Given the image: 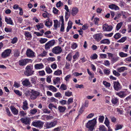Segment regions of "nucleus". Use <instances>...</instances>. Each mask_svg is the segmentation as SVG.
Returning a JSON list of instances; mask_svg holds the SVG:
<instances>
[{
    "label": "nucleus",
    "mask_w": 131,
    "mask_h": 131,
    "mask_svg": "<svg viewBox=\"0 0 131 131\" xmlns=\"http://www.w3.org/2000/svg\"><path fill=\"white\" fill-rule=\"evenodd\" d=\"M97 117L89 121L86 125V127L89 129V131H93L95 129L94 127L96 124V119Z\"/></svg>",
    "instance_id": "obj_1"
},
{
    "label": "nucleus",
    "mask_w": 131,
    "mask_h": 131,
    "mask_svg": "<svg viewBox=\"0 0 131 131\" xmlns=\"http://www.w3.org/2000/svg\"><path fill=\"white\" fill-rule=\"evenodd\" d=\"M130 93V92L127 89H123L121 91L115 93L116 95L118 96L121 98H124L126 96Z\"/></svg>",
    "instance_id": "obj_2"
},
{
    "label": "nucleus",
    "mask_w": 131,
    "mask_h": 131,
    "mask_svg": "<svg viewBox=\"0 0 131 131\" xmlns=\"http://www.w3.org/2000/svg\"><path fill=\"white\" fill-rule=\"evenodd\" d=\"M25 70L24 74L26 75L29 76L34 74V71L33 70V67L31 65H27L25 68Z\"/></svg>",
    "instance_id": "obj_3"
},
{
    "label": "nucleus",
    "mask_w": 131,
    "mask_h": 131,
    "mask_svg": "<svg viewBox=\"0 0 131 131\" xmlns=\"http://www.w3.org/2000/svg\"><path fill=\"white\" fill-rule=\"evenodd\" d=\"M57 123V120L47 122L45 123L44 125V129H47L51 128L56 125Z\"/></svg>",
    "instance_id": "obj_4"
},
{
    "label": "nucleus",
    "mask_w": 131,
    "mask_h": 131,
    "mask_svg": "<svg viewBox=\"0 0 131 131\" xmlns=\"http://www.w3.org/2000/svg\"><path fill=\"white\" fill-rule=\"evenodd\" d=\"M31 94L30 95V99L33 100L36 99L37 97L40 95V94L39 92L35 91L34 89L31 90Z\"/></svg>",
    "instance_id": "obj_5"
},
{
    "label": "nucleus",
    "mask_w": 131,
    "mask_h": 131,
    "mask_svg": "<svg viewBox=\"0 0 131 131\" xmlns=\"http://www.w3.org/2000/svg\"><path fill=\"white\" fill-rule=\"evenodd\" d=\"M12 50L10 49H7L5 50L1 54V57L3 58H5L10 55Z\"/></svg>",
    "instance_id": "obj_6"
},
{
    "label": "nucleus",
    "mask_w": 131,
    "mask_h": 131,
    "mask_svg": "<svg viewBox=\"0 0 131 131\" xmlns=\"http://www.w3.org/2000/svg\"><path fill=\"white\" fill-rule=\"evenodd\" d=\"M113 88L115 90L118 91L122 89V86L118 81H113Z\"/></svg>",
    "instance_id": "obj_7"
},
{
    "label": "nucleus",
    "mask_w": 131,
    "mask_h": 131,
    "mask_svg": "<svg viewBox=\"0 0 131 131\" xmlns=\"http://www.w3.org/2000/svg\"><path fill=\"white\" fill-rule=\"evenodd\" d=\"M43 124V122L39 121L33 122L32 123V125L36 127L41 129L42 128Z\"/></svg>",
    "instance_id": "obj_8"
},
{
    "label": "nucleus",
    "mask_w": 131,
    "mask_h": 131,
    "mask_svg": "<svg viewBox=\"0 0 131 131\" xmlns=\"http://www.w3.org/2000/svg\"><path fill=\"white\" fill-rule=\"evenodd\" d=\"M102 28L104 31H110L112 30L113 27L112 26L105 24L103 25Z\"/></svg>",
    "instance_id": "obj_9"
},
{
    "label": "nucleus",
    "mask_w": 131,
    "mask_h": 131,
    "mask_svg": "<svg viewBox=\"0 0 131 131\" xmlns=\"http://www.w3.org/2000/svg\"><path fill=\"white\" fill-rule=\"evenodd\" d=\"M20 121L22 122L25 125L29 126L30 125L31 120L29 118L26 117L21 118Z\"/></svg>",
    "instance_id": "obj_10"
},
{
    "label": "nucleus",
    "mask_w": 131,
    "mask_h": 131,
    "mask_svg": "<svg viewBox=\"0 0 131 131\" xmlns=\"http://www.w3.org/2000/svg\"><path fill=\"white\" fill-rule=\"evenodd\" d=\"M62 49L61 47L59 46L53 48L52 51L54 53L57 54L61 53Z\"/></svg>",
    "instance_id": "obj_11"
},
{
    "label": "nucleus",
    "mask_w": 131,
    "mask_h": 131,
    "mask_svg": "<svg viewBox=\"0 0 131 131\" xmlns=\"http://www.w3.org/2000/svg\"><path fill=\"white\" fill-rule=\"evenodd\" d=\"M26 54L28 57L29 58H32L35 57V52L31 49L29 48L27 50Z\"/></svg>",
    "instance_id": "obj_12"
},
{
    "label": "nucleus",
    "mask_w": 131,
    "mask_h": 131,
    "mask_svg": "<svg viewBox=\"0 0 131 131\" xmlns=\"http://www.w3.org/2000/svg\"><path fill=\"white\" fill-rule=\"evenodd\" d=\"M30 60H31L28 59H24L21 60L19 61L18 63L20 66H24L26 65Z\"/></svg>",
    "instance_id": "obj_13"
},
{
    "label": "nucleus",
    "mask_w": 131,
    "mask_h": 131,
    "mask_svg": "<svg viewBox=\"0 0 131 131\" xmlns=\"http://www.w3.org/2000/svg\"><path fill=\"white\" fill-rule=\"evenodd\" d=\"M103 37V35L101 33L96 34L93 36L94 38L97 42H99L100 41Z\"/></svg>",
    "instance_id": "obj_14"
},
{
    "label": "nucleus",
    "mask_w": 131,
    "mask_h": 131,
    "mask_svg": "<svg viewBox=\"0 0 131 131\" xmlns=\"http://www.w3.org/2000/svg\"><path fill=\"white\" fill-rule=\"evenodd\" d=\"M55 43L54 41H50L48 42L45 45V49L46 50H48L50 48L54 45Z\"/></svg>",
    "instance_id": "obj_15"
},
{
    "label": "nucleus",
    "mask_w": 131,
    "mask_h": 131,
    "mask_svg": "<svg viewBox=\"0 0 131 131\" xmlns=\"http://www.w3.org/2000/svg\"><path fill=\"white\" fill-rule=\"evenodd\" d=\"M22 83L23 85L24 86L28 87H30L32 86V85L28 79H25L22 82Z\"/></svg>",
    "instance_id": "obj_16"
},
{
    "label": "nucleus",
    "mask_w": 131,
    "mask_h": 131,
    "mask_svg": "<svg viewBox=\"0 0 131 131\" xmlns=\"http://www.w3.org/2000/svg\"><path fill=\"white\" fill-rule=\"evenodd\" d=\"M23 105L22 106L23 109L24 110H27L29 107L28 106V103L26 100H25L23 102Z\"/></svg>",
    "instance_id": "obj_17"
},
{
    "label": "nucleus",
    "mask_w": 131,
    "mask_h": 131,
    "mask_svg": "<svg viewBox=\"0 0 131 131\" xmlns=\"http://www.w3.org/2000/svg\"><path fill=\"white\" fill-rule=\"evenodd\" d=\"M78 12V8L76 7H74L72 8L71 13L73 16H74L77 14Z\"/></svg>",
    "instance_id": "obj_18"
},
{
    "label": "nucleus",
    "mask_w": 131,
    "mask_h": 131,
    "mask_svg": "<svg viewBox=\"0 0 131 131\" xmlns=\"http://www.w3.org/2000/svg\"><path fill=\"white\" fill-rule=\"evenodd\" d=\"M44 67V65L41 63L37 64L35 65V68L36 70L41 69L43 68Z\"/></svg>",
    "instance_id": "obj_19"
},
{
    "label": "nucleus",
    "mask_w": 131,
    "mask_h": 131,
    "mask_svg": "<svg viewBox=\"0 0 131 131\" xmlns=\"http://www.w3.org/2000/svg\"><path fill=\"white\" fill-rule=\"evenodd\" d=\"M52 22L51 20L50 21L49 19H47L45 22V25L47 27H50L52 26Z\"/></svg>",
    "instance_id": "obj_20"
},
{
    "label": "nucleus",
    "mask_w": 131,
    "mask_h": 131,
    "mask_svg": "<svg viewBox=\"0 0 131 131\" xmlns=\"http://www.w3.org/2000/svg\"><path fill=\"white\" fill-rule=\"evenodd\" d=\"M58 109L60 113H63L65 111L66 107L65 106H59L58 107Z\"/></svg>",
    "instance_id": "obj_21"
},
{
    "label": "nucleus",
    "mask_w": 131,
    "mask_h": 131,
    "mask_svg": "<svg viewBox=\"0 0 131 131\" xmlns=\"http://www.w3.org/2000/svg\"><path fill=\"white\" fill-rule=\"evenodd\" d=\"M109 7L112 9H114L115 10H118L119 9L118 6L114 4H112L109 5Z\"/></svg>",
    "instance_id": "obj_22"
},
{
    "label": "nucleus",
    "mask_w": 131,
    "mask_h": 131,
    "mask_svg": "<svg viewBox=\"0 0 131 131\" xmlns=\"http://www.w3.org/2000/svg\"><path fill=\"white\" fill-rule=\"evenodd\" d=\"M47 87L49 90L52 91L53 92H55L57 91V89L56 88L52 85H48L47 86Z\"/></svg>",
    "instance_id": "obj_23"
},
{
    "label": "nucleus",
    "mask_w": 131,
    "mask_h": 131,
    "mask_svg": "<svg viewBox=\"0 0 131 131\" xmlns=\"http://www.w3.org/2000/svg\"><path fill=\"white\" fill-rule=\"evenodd\" d=\"M101 43L107 44H109L110 43V40L108 39H105L101 40L100 41Z\"/></svg>",
    "instance_id": "obj_24"
},
{
    "label": "nucleus",
    "mask_w": 131,
    "mask_h": 131,
    "mask_svg": "<svg viewBox=\"0 0 131 131\" xmlns=\"http://www.w3.org/2000/svg\"><path fill=\"white\" fill-rule=\"evenodd\" d=\"M104 123L106 126L108 127V128H110V122L107 117H106L105 118V120L104 121Z\"/></svg>",
    "instance_id": "obj_25"
},
{
    "label": "nucleus",
    "mask_w": 131,
    "mask_h": 131,
    "mask_svg": "<svg viewBox=\"0 0 131 131\" xmlns=\"http://www.w3.org/2000/svg\"><path fill=\"white\" fill-rule=\"evenodd\" d=\"M44 26V25L42 23H38L37 25H36V27L38 30H39L40 29L43 28Z\"/></svg>",
    "instance_id": "obj_26"
},
{
    "label": "nucleus",
    "mask_w": 131,
    "mask_h": 131,
    "mask_svg": "<svg viewBox=\"0 0 131 131\" xmlns=\"http://www.w3.org/2000/svg\"><path fill=\"white\" fill-rule=\"evenodd\" d=\"M71 61H66L65 63V68L67 69H69L70 68V66H71Z\"/></svg>",
    "instance_id": "obj_27"
},
{
    "label": "nucleus",
    "mask_w": 131,
    "mask_h": 131,
    "mask_svg": "<svg viewBox=\"0 0 131 131\" xmlns=\"http://www.w3.org/2000/svg\"><path fill=\"white\" fill-rule=\"evenodd\" d=\"M60 79L59 78L57 77L54 79L53 80V82L54 85H55L57 84L60 82Z\"/></svg>",
    "instance_id": "obj_28"
},
{
    "label": "nucleus",
    "mask_w": 131,
    "mask_h": 131,
    "mask_svg": "<svg viewBox=\"0 0 131 131\" xmlns=\"http://www.w3.org/2000/svg\"><path fill=\"white\" fill-rule=\"evenodd\" d=\"M62 74V71L61 70L59 69H58L56 71H54V75H59Z\"/></svg>",
    "instance_id": "obj_29"
},
{
    "label": "nucleus",
    "mask_w": 131,
    "mask_h": 131,
    "mask_svg": "<svg viewBox=\"0 0 131 131\" xmlns=\"http://www.w3.org/2000/svg\"><path fill=\"white\" fill-rule=\"evenodd\" d=\"M79 53L78 52H77L75 53V54L73 56V62L75 61L79 57Z\"/></svg>",
    "instance_id": "obj_30"
},
{
    "label": "nucleus",
    "mask_w": 131,
    "mask_h": 131,
    "mask_svg": "<svg viewBox=\"0 0 131 131\" xmlns=\"http://www.w3.org/2000/svg\"><path fill=\"white\" fill-rule=\"evenodd\" d=\"M127 68L125 67H123L118 68V70L119 72H123L125 70H127Z\"/></svg>",
    "instance_id": "obj_31"
},
{
    "label": "nucleus",
    "mask_w": 131,
    "mask_h": 131,
    "mask_svg": "<svg viewBox=\"0 0 131 131\" xmlns=\"http://www.w3.org/2000/svg\"><path fill=\"white\" fill-rule=\"evenodd\" d=\"M10 109L13 114L15 115L16 114V109L14 106H10Z\"/></svg>",
    "instance_id": "obj_32"
},
{
    "label": "nucleus",
    "mask_w": 131,
    "mask_h": 131,
    "mask_svg": "<svg viewBox=\"0 0 131 131\" xmlns=\"http://www.w3.org/2000/svg\"><path fill=\"white\" fill-rule=\"evenodd\" d=\"M103 84L105 85V87L107 88H109L111 85L110 83L106 81H103Z\"/></svg>",
    "instance_id": "obj_33"
},
{
    "label": "nucleus",
    "mask_w": 131,
    "mask_h": 131,
    "mask_svg": "<svg viewBox=\"0 0 131 131\" xmlns=\"http://www.w3.org/2000/svg\"><path fill=\"white\" fill-rule=\"evenodd\" d=\"M118 99L116 98H112L111 100V101L112 103L114 104H115L117 103L118 101Z\"/></svg>",
    "instance_id": "obj_34"
},
{
    "label": "nucleus",
    "mask_w": 131,
    "mask_h": 131,
    "mask_svg": "<svg viewBox=\"0 0 131 131\" xmlns=\"http://www.w3.org/2000/svg\"><path fill=\"white\" fill-rule=\"evenodd\" d=\"M65 95L66 96L70 97L72 95V92L70 91L69 90L65 92Z\"/></svg>",
    "instance_id": "obj_35"
},
{
    "label": "nucleus",
    "mask_w": 131,
    "mask_h": 131,
    "mask_svg": "<svg viewBox=\"0 0 131 131\" xmlns=\"http://www.w3.org/2000/svg\"><path fill=\"white\" fill-rule=\"evenodd\" d=\"M5 21L8 24H9L10 25H12L13 22L12 20H11L10 19H8L7 17H5Z\"/></svg>",
    "instance_id": "obj_36"
},
{
    "label": "nucleus",
    "mask_w": 131,
    "mask_h": 131,
    "mask_svg": "<svg viewBox=\"0 0 131 131\" xmlns=\"http://www.w3.org/2000/svg\"><path fill=\"white\" fill-rule=\"evenodd\" d=\"M99 130L101 131H106L107 129L105 126L104 125H101L99 126Z\"/></svg>",
    "instance_id": "obj_37"
},
{
    "label": "nucleus",
    "mask_w": 131,
    "mask_h": 131,
    "mask_svg": "<svg viewBox=\"0 0 131 131\" xmlns=\"http://www.w3.org/2000/svg\"><path fill=\"white\" fill-rule=\"evenodd\" d=\"M89 102L88 101H85V103L83 104L81 108H84L85 107H88L89 106Z\"/></svg>",
    "instance_id": "obj_38"
},
{
    "label": "nucleus",
    "mask_w": 131,
    "mask_h": 131,
    "mask_svg": "<svg viewBox=\"0 0 131 131\" xmlns=\"http://www.w3.org/2000/svg\"><path fill=\"white\" fill-rule=\"evenodd\" d=\"M66 59L67 60V61H70L72 59V56L71 53H69L66 58Z\"/></svg>",
    "instance_id": "obj_39"
},
{
    "label": "nucleus",
    "mask_w": 131,
    "mask_h": 131,
    "mask_svg": "<svg viewBox=\"0 0 131 131\" xmlns=\"http://www.w3.org/2000/svg\"><path fill=\"white\" fill-rule=\"evenodd\" d=\"M119 55L121 57H127L128 56L127 54L125 53L122 52H119Z\"/></svg>",
    "instance_id": "obj_40"
},
{
    "label": "nucleus",
    "mask_w": 131,
    "mask_h": 131,
    "mask_svg": "<svg viewBox=\"0 0 131 131\" xmlns=\"http://www.w3.org/2000/svg\"><path fill=\"white\" fill-rule=\"evenodd\" d=\"M60 89L62 90H66L67 89L66 85L64 84H62L60 86Z\"/></svg>",
    "instance_id": "obj_41"
},
{
    "label": "nucleus",
    "mask_w": 131,
    "mask_h": 131,
    "mask_svg": "<svg viewBox=\"0 0 131 131\" xmlns=\"http://www.w3.org/2000/svg\"><path fill=\"white\" fill-rule=\"evenodd\" d=\"M45 70L47 73L50 74L52 72V70L49 67H46L45 69Z\"/></svg>",
    "instance_id": "obj_42"
},
{
    "label": "nucleus",
    "mask_w": 131,
    "mask_h": 131,
    "mask_svg": "<svg viewBox=\"0 0 131 131\" xmlns=\"http://www.w3.org/2000/svg\"><path fill=\"white\" fill-rule=\"evenodd\" d=\"M25 35L27 38H31L32 37V36L30 32L27 31H26L25 32Z\"/></svg>",
    "instance_id": "obj_43"
},
{
    "label": "nucleus",
    "mask_w": 131,
    "mask_h": 131,
    "mask_svg": "<svg viewBox=\"0 0 131 131\" xmlns=\"http://www.w3.org/2000/svg\"><path fill=\"white\" fill-rule=\"evenodd\" d=\"M47 54V52L45 51H43V52L38 55V56L41 57H43L45 56Z\"/></svg>",
    "instance_id": "obj_44"
},
{
    "label": "nucleus",
    "mask_w": 131,
    "mask_h": 131,
    "mask_svg": "<svg viewBox=\"0 0 131 131\" xmlns=\"http://www.w3.org/2000/svg\"><path fill=\"white\" fill-rule=\"evenodd\" d=\"M99 121L100 123H102L103 122L104 117L103 116H99Z\"/></svg>",
    "instance_id": "obj_45"
},
{
    "label": "nucleus",
    "mask_w": 131,
    "mask_h": 131,
    "mask_svg": "<svg viewBox=\"0 0 131 131\" xmlns=\"http://www.w3.org/2000/svg\"><path fill=\"white\" fill-rule=\"evenodd\" d=\"M119 57H112L111 58V61L113 63L116 62L119 60Z\"/></svg>",
    "instance_id": "obj_46"
},
{
    "label": "nucleus",
    "mask_w": 131,
    "mask_h": 131,
    "mask_svg": "<svg viewBox=\"0 0 131 131\" xmlns=\"http://www.w3.org/2000/svg\"><path fill=\"white\" fill-rule=\"evenodd\" d=\"M103 71L104 73L107 75H109L110 73V71L107 68L104 69Z\"/></svg>",
    "instance_id": "obj_47"
},
{
    "label": "nucleus",
    "mask_w": 131,
    "mask_h": 131,
    "mask_svg": "<svg viewBox=\"0 0 131 131\" xmlns=\"http://www.w3.org/2000/svg\"><path fill=\"white\" fill-rule=\"evenodd\" d=\"M54 27L55 28V29L56 30L57 29V28L58 26V21L57 20H54Z\"/></svg>",
    "instance_id": "obj_48"
},
{
    "label": "nucleus",
    "mask_w": 131,
    "mask_h": 131,
    "mask_svg": "<svg viewBox=\"0 0 131 131\" xmlns=\"http://www.w3.org/2000/svg\"><path fill=\"white\" fill-rule=\"evenodd\" d=\"M50 100L51 102H54L57 103H58V100L54 97H51L50 98Z\"/></svg>",
    "instance_id": "obj_49"
},
{
    "label": "nucleus",
    "mask_w": 131,
    "mask_h": 131,
    "mask_svg": "<svg viewBox=\"0 0 131 131\" xmlns=\"http://www.w3.org/2000/svg\"><path fill=\"white\" fill-rule=\"evenodd\" d=\"M37 80V78L35 77L34 78H31V82L32 83L34 84H35L36 83V80Z\"/></svg>",
    "instance_id": "obj_50"
},
{
    "label": "nucleus",
    "mask_w": 131,
    "mask_h": 131,
    "mask_svg": "<svg viewBox=\"0 0 131 131\" xmlns=\"http://www.w3.org/2000/svg\"><path fill=\"white\" fill-rule=\"evenodd\" d=\"M121 35L119 33L116 34L114 35V38L116 39H118L121 37Z\"/></svg>",
    "instance_id": "obj_51"
},
{
    "label": "nucleus",
    "mask_w": 131,
    "mask_h": 131,
    "mask_svg": "<svg viewBox=\"0 0 131 131\" xmlns=\"http://www.w3.org/2000/svg\"><path fill=\"white\" fill-rule=\"evenodd\" d=\"M123 24L122 22L119 23L116 26V30H118L121 28Z\"/></svg>",
    "instance_id": "obj_52"
},
{
    "label": "nucleus",
    "mask_w": 131,
    "mask_h": 131,
    "mask_svg": "<svg viewBox=\"0 0 131 131\" xmlns=\"http://www.w3.org/2000/svg\"><path fill=\"white\" fill-rule=\"evenodd\" d=\"M48 107L50 109H52L53 107L57 109V106L54 105L52 103H50L49 104L48 106Z\"/></svg>",
    "instance_id": "obj_53"
},
{
    "label": "nucleus",
    "mask_w": 131,
    "mask_h": 131,
    "mask_svg": "<svg viewBox=\"0 0 131 131\" xmlns=\"http://www.w3.org/2000/svg\"><path fill=\"white\" fill-rule=\"evenodd\" d=\"M126 39V37H123L121 38L120 39L118 40L117 42L120 43L123 42L125 41Z\"/></svg>",
    "instance_id": "obj_54"
},
{
    "label": "nucleus",
    "mask_w": 131,
    "mask_h": 131,
    "mask_svg": "<svg viewBox=\"0 0 131 131\" xmlns=\"http://www.w3.org/2000/svg\"><path fill=\"white\" fill-rule=\"evenodd\" d=\"M18 9L19 10V14L20 16L22 15L23 14V12L22 9L20 7H19L17 5V9Z\"/></svg>",
    "instance_id": "obj_55"
},
{
    "label": "nucleus",
    "mask_w": 131,
    "mask_h": 131,
    "mask_svg": "<svg viewBox=\"0 0 131 131\" xmlns=\"http://www.w3.org/2000/svg\"><path fill=\"white\" fill-rule=\"evenodd\" d=\"M123 126L122 125H116V128H115V130H117L119 129H122Z\"/></svg>",
    "instance_id": "obj_56"
},
{
    "label": "nucleus",
    "mask_w": 131,
    "mask_h": 131,
    "mask_svg": "<svg viewBox=\"0 0 131 131\" xmlns=\"http://www.w3.org/2000/svg\"><path fill=\"white\" fill-rule=\"evenodd\" d=\"M97 55L96 54H94L93 55L91 56L90 58L93 60H95L97 58Z\"/></svg>",
    "instance_id": "obj_57"
},
{
    "label": "nucleus",
    "mask_w": 131,
    "mask_h": 131,
    "mask_svg": "<svg viewBox=\"0 0 131 131\" xmlns=\"http://www.w3.org/2000/svg\"><path fill=\"white\" fill-rule=\"evenodd\" d=\"M73 97H70L69 98L68 100L67 104L68 105H69L71 103L73 102Z\"/></svg>",
    "instance_id": "obj_58"
},
{
    "label": "nucleus",
    "mask_w": 131,
    "mask_h": 131,
    "mask_svg": "<svg viewBox=\"0 0 131 131\" xmlns=\"http://www.w3.org/2000/svg\"><path fill=\"white\" fill-rule=\"evenodd\" d=\"M59 103L62 105H64L66 104L67 101L66 100H62L61 101H59Z\"/></svg>",
    "instance_id": "obj_59"
},
{
    "label": "nucleus",
    "mask_w": 131,
    "mask_h": 131,
    "mask_svg": "<svg viewBox=\"0 0 131 131\" xmlns=\"http://www.w3.org/2000/svg\"><path fill=\"white\" fill-rule=\"evenodd\" d=\"M19 114L21 116H24L26 114V112L21 111L19 112Z\"/></svg>",
    "instance_id": "obj_60"
},
{
    "label": "nucleus",
    "mask_w": 131,
    "mask_h": 131,
    "mask_svg": "<svg viewBox=\"0 0 131 131\" xmlns=\"http://www.w3.org/2000/svg\"><path fill=\"white\" fill-rule=\"evenodd\" d=\"M63 4L60 1H59L56 4V6L57 7H59L63 5Z\"/></svg>",
    "instance_id": "obj_61"
},
{
    "label": "nucleus",
    "mask_w": 131,
    "mask_h": 131,
    "mask_svg": "<svg viewBox=\"0 0 131 131\" xmlns=\"http://www.w3.org/2000/svg\"><path fill=\"white\" fill-rule=\"evenodd\" d=\"M126 4L125 2L122 1H120L119 3V6L122 8H124Z\"/></svg>",
    "instance_id": "obj_62"
},
{
    "label": "nucleus",
    "mask_w": 131,
    "mask_h": 131,
    "mask_svg": "<svg viewBox=\"0 0 131 131\" xmlns=\"http://www.w3.org/2000/svg\"><path fill=\"white\" fill-rule=\"evenodd\" d=\"M37 112V109L34 108L33 109L31 110L30 111V113L32 114H34Z\"/></svg>",
    "instance_id": "obj_63"
},
{
    "label": "nucleus",
    "mask_w": 131,
    "mask_h": 131,
    "mask_svg": "<svg viewBox=\"0 0 131 131\" xmlns=\"http://www.w3.org/2000/svg\"><path fill=\"white\" fill-rule=\"evenodd\" d=\"M78 47V45L76 43H73L71 46V48L73 49H75Z\"/></svg>",
    "instance_id": "obj_64"
}]
</instances>
